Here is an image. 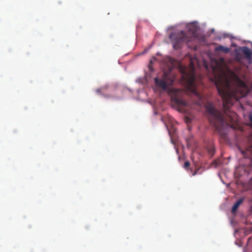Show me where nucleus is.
<instances>
[{
	"instance_id": "nucleus-13",
	"label": "nucleus",
	"mask_w": 252,
	"mask_h": 252,
	"mask_svg": "<svg viewBox=\"0 0 252 252\" xmlns=\"http://www.w3.org/2000/svg\"><path fill=\"white\" fill-rule=\"evenodd\" d=\"M190 165V163L189 161H186L185 163H184V168H188Z\"/></svg>"
},
{
	"instance_id": "nucleus-8",
	"label": "nucleus",
	"mask_w": 252,
	"mask_h": 252,
	"mask_svg": "<svg viewBox=\"0 0 252 252\" xmlns=\"http://www.w3.org/2000/svg\"><path fill=\"white\" fill-rule=\"evenodd\" d=\"M243 200H244L243 198H241V199H239L238 201H237L235 203V204L233 205L232 210H231V212L232 213H234L236 212V211L237 210L239 206L243 202Z\"/></svg>"
},
{
	"instance_id": "nucleus-5",
	"label": "nucleus",
	"mask_w": 252,
	"mask_h": 252,
	"mask_svg": "<svg viewBox=\"0 0 252 252\" xmlns=\"http://www.w3.org/2000/svg\"><path fill=\"white\" fill-rule=\"evenodd\" d=\"M173 82V78L170 76L167 72H164L162 79H159L157 77L155 78V82L156 85L163 90H166L168 88V86L172 85Z\"/></svg>"
},
{
	"instance_id": "nucleus-3",
	"label": "nucleus",
	"mask_w": 252,
	"mask_h": 252,
	"mask_svg": "<svg viewBox=\"0 0 252 252\" xmlns=\"http://www.w3.org/2000/svg\"><path fill=\"white\" fill-rule=\"evenodd\" d=\"M169 38L173 48L176 50L181 48L184 43L188 42L191 40L190 37L183 31L172 33Z\"/></svg>"
},
{
	"instance_id": "nucleus-10",
	"label": "nucleus",
	"mask_w": 252,
	"mask_h": 252,
	"mask_svg": "<svg viewBox=\"0 0 252 252\" xmlns=\"http://www.w3.org/2000/svg\"><path fill=\"white\" fill-rule=\"evenodd\" d=\"M108 87L107 86H103V87H102L101 88H99V89H97L96 90V92L98 94H100L101 93V92L102 91H104L105 90H106L107 89Z\"/></svg>"
},
{
	"instance_id": "nucleus-4",
	"label": "nucleus",
	"mask_w": 252,
	"mask_h": 252,
	"mask_svg": "<svg viewBox=\"0 0 252 252\" xmlns=\"http://www.w3.org/2000/svg\"><path fill=\"white\" fill-rule=\"evenodd\" d=\"M186 93V91L180 89H173L171 91V100L180 109H183L189 105L184 98Z\"/></svg>"
},
{
	"instance_id": "nucleus-11",
	"label": "nucleus",
	"mask_w": 252,
	"mask_h": 252,
	"mask_svg": "<svg viewBox=\"0 0 252 252\" xmlns=\"http://www.w3.org/2000/svg\"><path fill=\"white\" fill-rule=\"evenodd\" d=\"M249 126L252 128V114H250L249 115Z\"/></svg>"
},
{
	"instance_id": "nucleus-12",
	"label": "nucleus",
	"mask_w": 252,
	"mask_h": 252,
	"mask_svg": "<svg viewBox=\"0 0 252 252\" xmlns=\"http://www.w3.org/2000/svg\"><path fill=\"white\" fill-rule=\"evenodd\" d=\"M208 152L211 156H213L215 153L214 148L213 147L210 148L208 149Z\"/></svg>"
},
{
	"instance_id": "nucleus-9",
	"label": "nucleus",
	"mask_w": 252,
	"mask_h": 252,
	"mask_svg": "<svg viewBox=\"0 0 252 252\" xmlns=\"http://www.w3.org/2000/svg\"><path fill=\"white\" fill-rule=\"evenodd\" d=\"M215 50L216 51H221L224 53H227L230 51V49L222 45H219L215 48Z\"/></svg>"
},
{
	"instance_id": "nucleus-7",
	"label": "nucleus",
	"mask_w": 252,
	"mask_h": 252,
	"mask_svg": "<svg viewBox=\"0 0 252 252\" xmlns=\"http://www.w3.org/2000/svg\"><path fill=\"white\" fill-rule=\"evenodd\" d=\"M242 53L245 55V58L247 59H250L252 58V52L250 49L245 46L241 48Z\"/></svg>"
},
{
	"instance_id": "nucleus-2",
	"label": "nucleus",
	"mask_w": 252,
	"mask_h": 252,
	"mask_svg": "<svg viewBox=\"0 0 252 252\" xmlns=\"http://www.w3.org/2000/svg\"><path fill=\"white\" fill-rule=\"evenodd\" d=\"M194 65L192 61L189 63V69L186 67L181 66L180 72L182 74V81L185 84L189 90L194 93L198 97V100L194 102V104L200 106L201 105V100L200 96L196 92L195 88V73L194 70Z\"/></svg>"
},
{
	"instance_id": "nucleus-6",
	"label": "nucleus",
	"mask_w": 252,
	"mask_h": 252,
	"mask_svg": "<svg viewBox=\"0 0 252 252\" xmlns=\"http://www.w3.org/2000/svg\"><path fill=\"white\" fill-rule=\"evenodd\" d=\"M241 154L246 158H252V146H250L246 150L240 149Z\"/></svg>"
},
{
	"instance_id": "nucleus-1",
	"label": "nucleus",
	"mask_w": 252,
	"mask_h": 252,
	"mask_svg": "<svg viewBox=\"0 0 252 252\" xmlns=\"http://www.w3.org/2000/svg\"><path fill=\"white\" fill-rule=\"evenodd\" d=\"M212 81L214 82L222 98L223 113L216 109L213 103L209 102L206 103L205 108L209 114L210 123L223 135L221 130L229 126V123H233L236 119V114L230 110V106L235 101L245 96L248 91L245 83L241 80H239V86L232 87L229 79L222 72L215 74Z\"/></svg>"
}]
</instances>
